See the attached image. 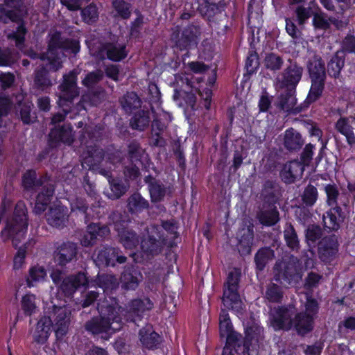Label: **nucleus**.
Here are the masks:
<instances>
[{
  "label": "nucleus",
  "mask_w": 355,
  "mask_h": 355,
  "mask_svg": "<svg viewBox=\"0 0 355 355\" xmlns=\"http://www.w3.org/2000/svg\"><path fill=\"white\" fill-rule=\"evenodd\" d=\"M257 218L263 225L272 226L279 220V212L276 207H263L257 212Z\"/></svg>",
  "instance_id": "nucleus-32"
},
{
  "label": "nucleus",
  "mask_w": 355,
  "mask_h": 355,
  "mask_svg": "<svg viewBox=\"0 0 355 355\" xmlns=\"http://www.w3.org/2000/svg\"><path fill=\"white\" fill-rule=\"evenodd\" d=\"M298 260L291 256L277 261L274 266L273 280L280 284H291L297 273Z\"/></svg>",
  "instance_id": "nucleus-12"
},
{
  "label": "nucleus",
  "mask_w": 355,
  "mask_h": 355,
  "mask_svg": "<svg viewBox=\"0 0 355 355\" xmlns=\"http://www.w3.org/2000/svg\"><path fill=\"white\" fill-rule=\"evenodd\" d=\"M304 171V165L300 161L293 160L284 165L280 172V176L285 183L291 184L301 179Z\"/></svg>",
  "instance_id": "nucleus-18"
},
{
  "label": "nucleus",
  "mask_w": 355,
  "mask_h": 355,
  "mask_svg": "<svg viewBox=\"0 0 355 355\" xmlns=\"http://www.w3.org/2000/svg\"><path fill=\"white\" fill-rule=\"evenodd\" d=\"M311 85L306 98L309 103L315 101L322 95L325 83L324 63L318 55H313L307 62Z\"/></svg>",
  "instance_id": "nucleus-4"
},
{
  "label": "nucleus",
  "mask_w": 355,
  "mask_h": 355,
  "mask_svg": "<svg viewBox=\"0 0 355 355\" xmlns=\"http://www.w3.org/2000/svg\"><path fill=\"white\" fill-rule=\"evenodd\" d=\"M313 25L315 28L326 30L330 27L329 19L323 12L313 14Z\"/></svg>",
  "instance_id": "nucleus-64"
},
{
  "label": "nucleus",
  "mask_w": 355,
  "mask_h": 355,
  "mask_svg": "<svg viewBox=\"0 0 355 355\" xmlns=\"http://www.w3.org/2000/svg\"><path fill=\"white\" fill-rule=\"evenodd\" d=\"M123 109L130 112L141 106V100L135 92H127L120 100Z\"/></svg>",
  "instance_id": "nucleus-43"
},
{
  "label": "nucleus",
  "mask_w": 355,
  "mask_h": 355,
  "mask_svg": "<svg viewBox=\"0 0 355 355\" xmlns=\"http://www.w3.org/2000/svg\"><path fill=\"white\" fill-rule=\"evenodd\" d=\"M126 260L127 257L121 254L119 249L110 247H103L98 250L95 261L99 266H114L116 263H123Z\"/></svg>",
  "instance_id": "nucleus-14"
},
{
  "label": "nucleus",
  "mask_w": 355,
  "mask_h": 355,
  "mask_svg": "<svg viewBox=\"0 0 355 355\" xmlns=\"http://www.w3.org/2000/svg\"><path fill=\"white\" fill-rule=\"evenodd\" d=\"M140 280L132 272L125 271L121 276L122 288L125 290H135L137 288Z\"/></svg>",
  "instance_id": "nucleus-51"
},
{
  "label": "nucleus",
  "mask_w": 355,
  "mask_h": 355,
  "mask_svg": "<svg viewBox=\"0 0 355 355\" xmlns=\"http://www.w3.org/2000/svg\"><path fill=\"white\" fill-rule=\"evenodd\" d=\"M145 182L148 184L151 201L157 202L163 200L167 193V188L165 185L151 175L145 178Z\"/></svg>",
  "instance_id": "nucleus-24"
},
{
  "label": "nucleus",
  "mask_w": 355,
  "mask_h": 355,
  "mask_svg": "<svg viewBox=\"0 0 355 355\" xmlns=\"http://www.w3.org/2000/svg\"><path fill=\"white\" fill-rule=\"evenodd\" d=\"M88 209V204L82 197H76L71 202V213L80 214L86 218V212Z\"/></svg>",
  "instance_id": "nucleus-57"
},
{
  "label": "nucleus",
  "mask_w": 355,
  "mask_h": 355,
  "mask_svg": "<svg viewBox=\"0 0 355 355\" xmlns=\"http://www.w3.org/2000/svg\"><path fill=\"white\" fill-rule=\"evenodd\" d=\"M77 255V246L73 242H64L55 252V259L60 266H65L73 260Z\"/></svg>",
  "instance_id": "nucleus-20"
},
{
  "label": "nucleus",
  "mask_w": 355,
  "mask_h": 355,
  "mask_svg": "<svg viewBox=\"0 0 355 355\" xmlns=\"http://www.w3.org/2000/svg\"><path fill=\"white\" fill-rule=\"evenodd\" d=\"M45 188L46 190L42 191L37 196L33 210L36 214H40L46 210L47 205L51 201V197L53 194L54 187L52 184H47Z\"/></svg>",
  "instance_id": "nucleus-34"
},
{
  "label": "nucleus",
  "mask_w": 355,
  "mask_h": 355,
  "mask_svg": "<svg viewBox=\"0 0 355 355\" xmlns=\"http://www.w3.org/2000/svg\"><path fill=\"white\" fill-rule=\"evenodd\" d=\"M149 207V202L139 193L132 194L127 200V209L132 214H138Z\"/></svg>",
  "instance_id": "nucleus-37"
},
{
  "label": "nucleus",
  "mask_w": 355,
  "mask_h": 355,
  "mask_svg": "<svg viewBox=\"0 0 355 355\" xmlns=\"http://www.w3.org/2000/svg\"><path fill=\"white\" fill-rule=\"evenodd\" d=\"M82 17L87 23L95 21L98 17L97 8L94 4H90L83 10H82Z\"/></svg>",
  "instance_id": "nucleus-60"
},
{
  "label": "nucleus",
  "mask_w": 355,
  "mask_h": 355,
  "mask_svg": "<svg viewBox=\"0 0 355 355\" xmlns=\"http://www.w3.org/2000/svg\"><path fill=\"white\" fill-rule=\"evenodd\" d=\"M48 69L44 67L35 71L34 83L37 87L44 89L52 85L51 80L48 77Z\"/></svg>",
  "instance_id": "nucleus-47"
},
{
  "label": "nucleus",
  "mask_w": 355,
  "mask_h": 355,
  "mask_svg": "<svg viewBox=\"0 0 355 355\" xmlns=\"http://www.w3.org/2000/svg\"><path fill=\"white\" fill-rule=\"evenodd\" d=\"M153 307V303L148 298L144 300H134L129 305L127 313V320L137 322L142 318V314L146 311L151 310Z\"/></svg>",
  "instance_id": "nucleus-19"
},
{
  "label": "nucleus",
  "mask_w": 355,
  "mask_h": 355,
  "mask_svg": "<svg viewBox=\"0 0 355 355\" xmlns=\"http://www.w3.org/2000/svg\"><path fill=\"white\" fill-rule=\"evenodd\" d=\"M336 129L345 135L349 144H355V117L340 118L336 124Z\"/></svg>",
  "instance_id": "nucleus-28"
},
{
  "label": "nucleus",
  "mask_w": 355,
  "mask_h": 355,
  "mask_svg": "<svg viewBox=\"0 0 355 355\" xmlns=\"http://www.w3.org/2000/svg\"><path fill=\"white\" fill-rule=\"evenodd\" d=\"M263 332L262 328L257 324L248 326L245 330V339L243 345H238L236 351L242 348L243 355H258L259 340Z\"/></svg>",
  "instance_id": "nucleus-13"
},
{
  "label": "nucleus",
  "mask_w": 355,
  "mask_h": 355,
  "mask_svg": "<svg viewBox=\"0 0 355 355\" xmlns=\"http://www.w3.org/2000/svg\"><path fill=\"white\" fill-rule=\"evenodd\" d=\"M112 5L117 13L123 19H128L130 16V4L124 0H112Z\"/></svg>",
  "instance_id": "nucleus-55"
},
{
  "label": "nucleus",
  "mask_w": 355,
  "mask_h": 355,
  "mask_svg": "<svg viewBox=\"0 0 355 355\" xmlns=\"http://www.w3.org/2000/svg\"><path fill=\"white\" fill-rule=\"evenodd\" d=\"M240 275L241 272L236 268L228 274L222 298L224 306L228 309L238 311L241 309V301L237 291Z\"/></svg>",
  "instance_id": "nucleus-8"
},
{
  "label": "nucleus",
  "mask_w": 355,
  "mask_h": 355,
  "mask_svg": "<svg viewBox=\"0 0 355 355\" xmlns=\"http://www.w3.org/2000/svg\"><path fill=\"white\" fill-rule=\"evenodd\" d=\"M140 340L148 349L156 347L160 343L159 336L155 332L151 326H146L139 331Z\"/></svg>",
  "instance_id": "nucleus-38"
},
{
  "label": "nucleus",
  "mask_w": 355,
  "mask_h": 355,
  "mask_svg": "<svg viewBox=\"0 0 355 355\" xmlns=\"http://www.w3.org/2000/svg\"><path fill=\"white\" fill-rule=\"evenodd\" d=\"M239 240L238 250L243 254H249L254 239L253 227L248 225L239 230L237 233Z\"/></svg>",
  "instance_id": "nucleus-25"
},
{
  "label": "nucleus",
  "mask_w": 355,
  "mask_h": 355,
  "mask_svg": "<svg viewBox=\"0 0 355 355\" xmlns=\"http://www.w3.org/2000/svg\"><path fill=\"white\" fill-rule=\"evenodd\" d=\"M296 312L293 305L278 306L270 310V321L275 330H290L293 325L292 317Z\"/></svg>",
  "instance_id": "nucleus-11"
},
{
  "label": "nucleus",
  "mask_w": 355,
  "mask_h": 355,
  "mask_svg": "<svg viewBox=\"0 0 355 355\" xmlns=\"http://www.w3.org/2000/svg\"><path fill=\"white\" fill-rule=\"evenodd\" d=\"M103 78V72L101 70H96L89 72L82 80V84L87 88L93 87L98 83Z\"/></svg>",
  "instance_id": "nucleus-53"
},
{
  "label": "nucleus",
  "mask_w": 355,
  "mask_h": 355,
  "mask_svg": "<svg viewBox=\"0 0 355 355\" xmlns=\"http://www.w3.org/2000/svg\"><path fill=\"white\" fill-rule=\"evenodd\" d=\"M303 68L295 62L291 63L283 72V80L280 87H291L294 88L302 78Z\"/></svg>",
  "instance_id": "nucleus-22"
},
{
  "label": "nucleus",
  "mask_w": 355,
  "mask_h": 355,
  "mask_svg": "<svg viewBox=\"0 0 355 355\" xmlns=\"http://www.w3.org/2000/svg\"><path fill=\"white\" fill-rule=\"evenodd\" d=\"M299 25H303L306 21L313 15V10L311 7H304L298 6L295 10Z\"/></svg>",
  "instance_id": "nucleus-59"
},
{
  "label": "nucleus",
  "mask_w": 355,
  "mask_h": 355,
  "mask_svg": "<svg viewBox=\"0 0 355 355\" xmlns=\"http://www.w3.org/2000/svg\"><path fill=\"white\" fill-rule=\"evenodd\" d=\"M16 60V56L10 49L0 48V66H10Z\"/></svg>",
  "instance_id": "nucleus-61"
},
{
  "label": "nucleus",
  "mask_w": 355,
  "mask_h": 355,
  "mask_svg": "<svg viewBox=\"0 0 355 355\" xmlns=\"http://www.w3.org/2000/svg\"><path fill=\"white\" fill-rule=\"evenodd\" d=\"M51 184L46 178H41L37 179L35 171H28L24 175L22 179V184L24 188L30 191H36L39 187H42V191H45V186Z\"/></svg>",
  "instance_id": "nucleus-29"
},
{
  "label": "nucleus",
  "mask_w": 355,
  "mask_h": 355,
  "mask_svg": "<svg viewBox=\"0 0 355 355\" xmlns=\"http://www.w3.org/2000/svg\"><path fill=\"white\" fill-rule=\"evenodd\" d=\"M297 99L294 96L293 92L290 91L285 94H282L279 98L278 106L286 112H297L301 110L299 107L296 106Z\"/></svg>",
  "instance_id": "nucleus-41"
},
{
  "label": "nucleus",
  "mask_w": 355,
  "mask_h": 355,
  "mask_svg": "<svg viewBox=\"0 0 355 355\" xmlns=\"http://www.w3.org/2000/svg\"><path fill=\"white\" fill-rule=\"evenodd\" d=\"M304 144L301 135L293 128L286 130L284 137V145L290 151L300 150Z\"/></svg>",
  "instance_id": "nucleus-33"
},
{
  "label": "nucleus",
  "mask_w": 355,
  "mask_h": 355,
  "mask_svg": "<svg viewBox=\"0 0 355 355\" xmlns=\"http://www.w3.org/2000/svg\"><path fill=\"white\" fill-rule=\"evenodd\" d=\"M114 230L118 232L119 242L126 249H133L139 244V236L137 233L125 227L128 220L119 212H113L110 216Z\"/></svg>",
  "instance_id": "nucleus-10"
},
{
  "label": "nucleus",
  "mask_w": 355,
  "mask_h": 355,
  "mask_svg": "<svg viewBox=\"0 0 355 355\" xmlns=\"http://www.w3.org/2000/svg\"><path fill=\"white\" fill-rule=\"evenodd\" d=\"M46 275V270L42 266H35L32 267L29 270V276L26 279L27 285L29 287L33 286L34 282L44 279Z\"/></svg>",
  "instance_id": "nucleus-52"
},
{
  "label": "nucleus",
  "mask_w": 355,
  "mask_h": 355,
  "mask_svg": "<svg viewBox=\"0 0 355 355\" xmlns=\"http://www.w3.org/2000/svg\"><path fill=\"white\" fill-rule=\"evenodd\" d=\"M51 140L58 142L62 141L69 145L73 141L72 128L69 125H64L62 127L55 128L49 133Z\"/></svg>",
  "instance_id": "nucleus-35"
},
{
  "label": "nucleus",
  "mask_w": 355,
  "mask_h": 355,
  "mask_svg": "<svg viewBox=\"0 0 355 355\" xmlns=\"http://www.w3.org/2000/svg\"><path fill=\"white\" fill-rule=\"evenodd\" d=\"M162 232H164L165 236L168 239V244H171V240L177 237V227L171 221H164L162 226H158Z\"/></svg>",
  "instance_id": "nucleus-58"
},
{
  "label": "nucleus",
  "mask_w": 355,
  "mask_h": 355,
  "mask_svg": "<svg viewBox=\"0 0 355 355\" xmlns=\"http://www.w3.org/2000/svg\"><path fill=\"white\" fill-rule=\"evenodd\" d=\"M46 218L51 226L56 228L62 227L67 220L66 209L60 205L51 207L46 214Z\"/></svg>",
  "instance_id": "nucleus-26"
},
{
  "label": "nucleus",
  "mask_w": 355,
  "mask_h": 355,
  "mask_svg": "<svg viewBox=\"0 0 355 355\" xmlns=\"http://www.w3.org/2000/svg\"><path fill=\"white\" fill-rule=\"evenodd\" d=\"M324 191L327 196V203L329 206L336 205L339 196L338 189L335 184H329L325 186Z\"/></svg>",
  "instance_id": "nucleus-62"
},
{
  "label": "nucleus",
  "mask_w": 355,
  "mask_h": 355,
  "mask_svg": "<svg viewBox=\"0 0 355 355\" xmlns=\"http://www.w3.org/2000/svg\"><path fill=\"white\" fill-rule=\"evenodd\" d=\"M126 56L125 45L118 42H108L103 44L97 53V57L101 60H104L107 57L114 62L120 61Z\"/></svg>",
  "instance_id": "nucleus-16"
},
{
  "label": "nucleus",
  "mask_w": 355,
  "mask_h": 355,
  "mask_svg": "<svg viewBox=\"0 0 355 355\" xmlns=\"http://www.w3.org/2000/svg\"><path fill=\"white\" fill-rule=\"evenodd\" d=\"M150 116L148 111H139L130 121V125L133 129L144 130L149 125Z\"/></svg>",
  "instance_id": "nucleus-45"
},
{
  "label": "nucleus",
  "mask_w": 355,
  "mask_h": 355,
  "mask_svg": "<svg viewBox=\"0 0 355 355\" xmlns=\"http://www.w3.org/2000/svg\"><path fill=\"white\" fill-rule=\"evenodd\" d=\"M198 10L200 14L207 17L209 20L214 17L215 15L220 12V9L217 4L209 3L207 0H198Z\"/></svg>",
  "instance_id": "nucleus-44"
},
{
  "label": "nucleus",
  "mask_w": 355,
  "mask_h": 355,
  "mask_svg": "<svg viewBox=\"0 0 355 355\" xmlns=\"http://www.w3.org/2000/svg\"><path fill=\"white\" fill-rule=\"evenodd\" d=\"M22 11L23 10L11 8L6 3H0V22L3 24L13 22L18 25L15 31L7 34V38L15 40V46L19 49L24 46L25 35L27 33V29L23 21Z\"/></svg>",
  "instance_id": "nucleus-3"
},
{
  "label": "nucleus",
  "mask_w": 355,
  "mask_h": 355,
  "mask_svg": "<svg viewBox=\"0 0 355 355\" xmlns=\"http://www.w3.org/2000/svg\"><path fill=\"white\" fill-rule=\"evenodd\" d=\"M47 318L52 321L55 336L58 338H62L67 334L71 323V312L66 306H58L53 305L49 308Z\"/></svg>",
  "instance_id": "nucleus-9"
},
{
  "label": "nucleus",
  "mask_w": 355,
  "mask_h": 355,
  "mask_svg": "<svg viewBox=\"0 0 355 355\" xmlns=\"http://www.w3.org/2000/svg\"><path fill=\"white\" fill-rule=\"evenodd\" d=\"M220 334L221 337H225L228 344H234L239 341L240 336L232 329V325L228 313L222 311L219 318Z\"/></svg>",
  "instance_id": "nucleus-23"
},
{
  "label": "nucleus",
  "mask_w": 355,
  "mask_h": 355,
  "mask_svg": "<svg viewBox=\"0 0 355 355\" xmlns=\"http://www.w3.org/2000/svg\"><path fill=\"white\" fill-rule=\"evenodd\" d=\"M343 54L342 52L337 51L327 64L328 73L332 77H338L345 65V57Z\"/></svg>",
  "instance_id": "nucleus-39"
},
{
  "label": "nucleus",
  "mask_w": 355,
  "mask_h": 355,
  "mask_svg": "<svg viewBox=\"0 0 355 355\" xmlns=\"http://www.w3.org/2000/svg\"><path fill=\"white\" fill-rule=\"evenodd\" d=\"M146 234L142 236L141 249L146 255L155 256L161 253L164 247L168 245V239L157 225H150L146 228Z\"/></svg>",
  "instance_id": "nucleus-6"
},
{
  "label": "nucleus",
  "mask_w": 355,
  "mask_h": 355,
  "mask_svg": "<svg viewBox=\"0 0 355 355\" xmlns=\"http://www.w3.org/2000/svg\"><path fill=\"white\" fill-rule=\"evenodd\" d=\"M324 225L329 230H337L340 223L343 219L342 209L340 207H335L323 215Z\"/></svg>",
  "instance_id": "nucleus-31"
},
{
  "label": "nucleus",
  "mask_w": 355,
  "mask_h": 355,
  "mask_svg": "<svg viewBox=\"0 0 355 355\" xmlns=\"http://www.w3.org/2000/svg\"><path fill=\"white\" fill-rule=\"evenodd\" d=\"M21 308L26 315H32L36 309L35 296L31 294L24 296L21 300Z\"/></svg>",
  "instance_id": "nucleus-56"
},
{
  "label": "nucleus",
  "mask_w": 355,
  "mask_h": 355,
  "mask_svg": "<svg viewBox=\"0 0 355 355\" xmlns=\"http://www.w3.org/2000/svg\"><path fill=\"white\" fill-rule=\"evenodd\" d=\"M284 239L287 247L293 251H298L300 249V239L293 226L286 224L284 230Z\"/></svg>",
  "instance_id": "nucleus-40"
},
{
  "label": "nucleus",
  "mask_w": 355,
  "mask_h": 355,
  "mask_svg": "<svg viewBox=\"0 0 355 355\" xmlns=\"http://www.w3.org/2000/svg\"><path fill=\"white\" fill-rule=\"evenodd\" d=\"M48 50L40 55V60L47 61L49 69L54 71L62 67V60L64 58L63 50H70L76 54L79 50V42L63 38L59 32H51L49 35Z\"/></svg>",
  "instance_id": "nucleus-2"
},
{
  "label": "nucleus",
  "mask_w": 355,
  "mask_h": 355,
  "mask_svg": "<svg viewBox=\"0 0 355 355\" xmlns=\"http://www.w3.org/2000/svg\"><path fill=\"white\" fill-rule=\"evenodd\" d=\"M338 252V243L335 235L324 236L318 243V257L324 262H330L334 260Z\"/></svg>",
  "instance_id": "nucleus-15"
},
{
  "label": "nucleus",
  "mask_w": 355,
  "mask_h": 355,
  "mask_svg": "<svg viewBox=\"0 0 355 355\" xmlns=\"http://www.w3.org/2000/svg\"><path fill=\"white\" fill-rule=\"evenodd\" d=\"M121 306L114 300H103L98 304L99 316H95L87 320L85 329L94 336H100L107 340L111 334L122 327L120 316Z\"/></svg>",
  "instance_id": "nucleus-1"
},
{
  "label": "nucleus",
  "mask_w": 355,
  "mask_h": 355,
  "mask_svg": "<svg viewBox=\"0 0 355 355\" xmlns=\"http://www.w3.org/2000/svg\"><path fill=\"white\" fill-rule=\"evenodd\" d=\"M52 321L46 315L43 316L37 322L32 334L33 340L38 344H44L48 340L52 328Z\"/></svg>",
  "instance_id": "nucleus-21"
},
{
  "label": "nucleus",
  "mask_w": 355,
  "mask_h": 355,
  "mask_svg": "<svg viewBox=\"0 0 355 355\" xmlns=\"http://www.w3.org/2000/svg\"><path fill=\"white\" fill-rule=\"evenodd\" d=\"M78 74L79 71L78 69H73L64 73L62 76V83L58 86L60 93L58 103L65 113L71 112L70 105L73 99L80 95V88L77 83Z\"/></svg>",
  "instance_id": "nucleus-5"
},
{
  "label": "nucleus",
  "mask_w": 355,
  "mask_h": 355,
  "mask_svg": "<svg viewBox=\"0 0 355 355\" xmlns=\"http://www.w3.org/2000/svg\"><path fill=\"white\" fill-rule=\"evenodd\" d=\"M88 284V279L83 272L71 275L63 279L60 289L67 296H71L76 290L85 287Z\"/></svg>",
  "instance_id": "nucleus-17"
},
{
  "label": "nucleus",
  "mask_w": 355,
  "mask_h": 355,
  "mask_svg": "<svg viewBox=\"0 0 355 355\" xmlns=\"http://www.w3.org/2000/svg\"><path fill=\"white\" fill-rule=\"evenodd\" d=\"M97 284L104 292L116 289L119 286L116 277L112 275L103 274L97 277Z\"/></svg>",
  "instance_id": "nucleus-46"
},
{
  "label": "nucleus",
  "mask_w": 355,
  "mask_h": 355,
  "mask_svg": "<svg viewBox=\"0 0 355 355\" xmlns=\"http://www.w3.org/2000/svg\"><path fill=\"white\" fill-rule=\"evenodd\" d=\"M282 285L279 282L273 279L269 282L266 286L265 299L269 302L280 303L284 297V291Z\"/></svg>",
  "instance_id": "nucleus-36"
},
{
  "label": "nucleus",
  "mask_w": 355,
  "mask_h": 355,
  "mask_svg": "<svg viewBox=\"0 0 355 355\" xmlns=\"http://www.w3.org/2000/svg\"><path fill=\"white\" fill-rule=\"evenodd\" d=\"M144 155V150L137 142L132 141L130 143L128 146V162L141 163V158Z\"/></svg>",
  "instance_id": "nucleus-50"
},
{
  "label": "nucleus",
  "mask_w": 355,
  "mask_h": 355,
  "mask_svg": "<svg viewBox=\"0 0 355 355\" xmlns=\"http://www.w3.org/2000/svg\"><path fill=\"white\" fill-rule=\"evenodd\" d=\"M318 192L315 187L309 184L301 195L302 202L307 207L313 206L318 200Z\"/></svg>",
  "instance_id": "nucleus-48"
},
{
  "label": "nucleus",
  "mask_w": 355,
  "mask_h": 355,
  "mask_svg": "<svg viewBox=\"0 0 355 355\" xmlns=\"http://www.w3.org/2000/svg\"><path fill=\"white\" fill-rule=\"evenodd\" d=\"M141 163L130 162L125 164L124 166L123 173L125 178L135 180L140 175L139 165Z\"/></svg>",
  "instance_id": "nucleus-63"
},
{
  "label": "nucleus",
  "mask_w": 355,
  "mask_h": 355,
  "mask_svg": "<svg viewBox=\"0 0 355 355\" xmlns=\"http://www.w3.org/2000/svg\"><path fill=\"white\" fill-rule=\"evenodd\" d=\"M293 322V327L295 329L297 333L304 335L312 330L313 318L312 315L306 314V313H295Z\"/></svg>",
  "instance_id": "nucleus-30"
},
{
  "label": "nucleus",
  "mask_w": 355,
  "mask_h": 355,
  "mask_svg": "<svg viewBox=\"0 0 355 355\" xmlns=\"http://www.w3.org/2000/svg\"><path fill=\"white\" fill-rule=\"evenodd\" d=\"M263 64L265 67L269 70L279 71L284 64V60L277 54L270 53L266 55Z\"/></svg>",
  "instance_id": "nucleus-49"
},
{
  "label": "nucleus",
  "mask_w": 355,
  "mask_h": 355,
  "mask_svg": "<svg viewBox=\"0 0 355 355\" xmlns=\"http://www.w3.org/2000/svg\"><path fill=\"white\" fill-rule=\"evenodd\" d=\"M32 107L33 105L31 103H24L20 105V117L26 124L33 123L35 120L36 117L31 114Z\"/></svg>",
  "instance_id": "nucleus-54"
},
{
  "label": "nucleus",
  "mask_w": 355,
  "mask_h": 355,
  "mask_svg": "<svg viewBox=\"0 0 355 355\" xmlns=\"http://www.w3.org/2000/svg\"><path fill=\"white\" fill-rule=\"evenodd\" d=\"M104 158V151L96 146H89L83 153V164H86L89 168L99 165Z\"/></svg>",
  "instance_id": "nucleus-27"
},
{
  "label": "nucleus",
  "mask_w": 355,
  "mask_h": 355,
  "mask_svg": "<svg viewBox=\"0 0 355 355\" xmlns=\"http://www.w3.org/2000/svg\"><path fill=\"white\" fill-rule=\"evenodd\" d=\"M26 213L25 205L18 202L15 206L12 217L8 220L6 226L2 231L3 234L13 238L12 242L15 245H17L15 241L23 236L28 227Z\"/></svg>",
  "instance_id": "nucleus-7"
},
{
  "label": "nucleus",
  "mask_w": 355,
  "mask_h": 355,
  "mask_svg": "<svg viewBox=\"0 0 355 355\" xmlns=\"http://www.w3.org/2000/svg\"><path fill=\"white\" fill-rule=\"evenodd\" d=\"M274 257V251L270 248L260 249L254 257L257 268L260 271L263 270L268 261L272 260Z\"/></svg>",
  "instance_id": "nucleus-42"
}]
</instances>
